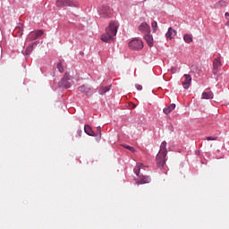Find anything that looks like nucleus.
<instances>
[{
  "label": "nucleus",
  "instance_id": "obj_1",
  "mask_svg": "<svg viewBox=\"0 0 229 229\" xmlns=\"http://www.w3.org/2000/svg\"><path fill=\"white\" fill-rule=\"evenodd\" d=\"M117 30H119V23L117 21H111L106 29V33L100 38L102 42H111V40H114V38L117 35Z\"/></svg>",
  "mask_w": 229,
  "mask_h": 229
},
{
  "label": "nucleus",
  "instance_id": "obj_2",
  "mask_svg": "<svg viewBox=\"0 0 229 229\" xmlns=\"http://www.w3.org/2000/svg\"><path fill=\"white\" fill-rule=\"evenodd\" d=\"M165 157H167V142L163 141L160 145V149L156 157L157 165L159 169H163L165 165Z\"/></svg>",
  "mask_w": 229,
  "mask_h": 229
},
{
  "label": "nucleus",
  "instance_id": "obj_3",
  "mask_svg": "<svg viewBox=\"0 0 229 229\" xmlns=\"http://www.w3.org/2000/svg\"><path fill=\"white\" fill-rule=\"evenodd\" d=\"M70 81H71V75H69V72H65L61 81L58 82V87L64 88V89H71L72 84Z\"/></svg>",
  "mask_w": 229,
  "mask_h": 229
},
{
  "label": "nucleus",
  "instance_id": "obj_4",
  "mask_svg": "<svg viewBox=\"0 0 229 229\" xmlns=\"http://www.w3.org/2000/svg\"><path fill=\"white\" fill-rule=\"evenodd\" d=\"M129 47L134 51H139L144 47V43L139 38H134L129 42Z\"/></svg>",
  "mask_w": 229,
  "mask_h": 229
},
{
  "label": "nucleus",
  "instance_id": "obj_5",
  "mask_svg": "<svg viewBox=\"0 0 229 229\" xmlns=\"http://www.w3.org/2000/svg\"><path fill=\"white\" fill-rule=\"evenodd\" d=\"M44 35V31L39 30L37 31H31L27 38H26V42H33V40H37V38H38L39 37H42Z\"/></svg>",
  "mask_w": 229,
  "mask_h": 229
},
{
  "label": "nucleus",
  "instance_id": "obj_6",
  "mask_svg": "<svg viewBox=\"0 0 229 229\" xmlns=\"http://www.w3.org/2000/svg\"><path fill=\"white\" fill-rule=\"evenodd\" d=\"M223 66L221 57H216L213 60V74L216 76L219 72V69Z\"/></svg>",
  "mask_w": 229,
  "mask_h": 229
},
{
  "label": "nucleus",
  "instance_id": "obj_7",
  "mask_svg": "<svg viewBox=\"0 0 229 229\" xmlns=\"http://www.w3.org/2000/svg\"><path fill=\"white\" fill-rule=\"evenodd\" d=\"M55 6L57 8H64L65 6H76V4H74V1L72 0H57Z\"/></svg>",
  "mask_w": 229,
  "mask_h": 229
},
{
  "label": "nucleus",
  "instance_id": "obj_8",
  "mask_svg": "<svg viewBox=\"0 0 229 229\" xmlns=\"http://www.w3.org/2000/svg\"><path fill=\"white\" fill-rule=\"evenodd\" d=\"M138 30L139 31H140V33H143L144 35L151 33V27H149V24H148V22L146 21L140 23V25L138 27Z\"/></svg>",
  "mask_w": 229,
  "mask_h": 229
},
{
  "label": "nucleus",
  "instance_id": "obj_9",
  "mask_svg": "<svg viewBox=\"0 0 229 229\" xmlns=\"http://www.w3.org/2000/svg\"><path fill=\"white\" fill-rule=\"evenodd\" d=\"M98 13H99V15L104 18L110 17V9H108V7L106 6L100 7L98 9Z\"/></svg>",
  "mask_w": 229,
  "mask_h": 229
},
{
  "label": "nucleus",
  "instance_id": "obj_10",
  "mask_svg": "<svg viewBox=\"0 0 229 229\" xmlns=\"http://www.w3.org/2000/svg\"><path fill=\"white\" fill-rule=\"evenodd\" d=\"M151 177L146 175H140V180L136 182L137 185H142L144 183H150Z\"/></svg>",
  "mask_w": 229,
  "mask_h": 229
},
{
  "label": "nucleus",
  "instance_id": "obj_11",
  "mask_svg": "<svg viewBox=\"0 0 229 229\" xmlns=\"http://www.w3.org/2000/svg\"><path fill=\"white\" fill-rule=\"evenodd\" d=\"M22 33H24V26L22 23H18V26L14 29L13 35H16V37H22Z\"/></svg>",
  "mask_w": 229,
  "mask_h": 229
},
{
  "label": "nucleus",
  "instance_id": "obj_12",
  "mask_svg": "<svg viewBox=\"0 0 229 229\" xmlns=\"http://www.w3.org/2000/svg\"><path fill=\"white\" fill-rule=\"evenodd\" d=\"M192 81V77L189 74H184V81H182L183 89H189L191 87V82Z\"/></svg>",
  "mask_w": 229,
  "mask_h": 229
},
{
  "label": "nucleus",
  "instance_id": "obj_13",
  "mask_svg": "<svg viewBox=\"0 0 229 229\" xmlns=\"http://www.w3.org/2000/svg\"><path fill=\"white\" fill-rule=\"evenodd\" d=\"M165 37L167 38V40H173V38H174V37H176V30H174L173 28H169L168 31L165 34Z\"/></svg>",
  "mask_w": 229,
  "mask_h": 229
},
{
  "label": "nucleus",
  "instance_id": "obj_14",
  "mask_svg": "<svg viewBox=\"0 0 229 229\" xmlns=\"http://www.w3.org/2000/svg\"><path fill=\"white\" fill-rule=\"evenodd\" d=\"M144 38H145L148 46H149V47H153V45H154L153 36L150 33L145 34Z\"/></svg>",
  "mask_w": 229,
  "mask_h": 229
},
{
  "label": "nucleus",
  "instance_id": "obj_15",
  "mask_svg": "<svg viewBox=\"0 0 229 229\" xmlns=\"http://www.w3.org/2000/svg\"><path fill=\"white\" fill-rule=\"evenodd\" d=\"M175 108H176V104H171L167 107H165L163 109V112L164 114H165V115H169V114H171V112H173V110H174Z\"/></svg>",
  "mask_w": 229,
  "mask_h": 229
},
{
  "label": "nucleus",
  "instance_id": "obj_16",
  "mask_svg": "<svg viewBox=\"0 0 229 229\" xmlns=\"http://www.w3.org/2000/svg\"><path fill=\"white\" fill-rule=\"evenodd\" d=\"M84 131H85V133H87V135H89L90 137H94L96 135L94 131H92V127L89 125L84 126Z\"/></svg>",
  "mask_w": 229,
  "mask_h": 229
},
{
  "label": "nucleus",
  "instance_id": "obj_17",
  "mask_svg": "<svg viewBox=\"0 0 229 229\" xmlns=\"http://www.w3.org/2000/svg\"><path fill=\"white\" fill-rule=\"evenodd\" d=\"M78 90L80 92H83L84 94H86V96H89V94L90 93V88L85 86V85H82V86H80L78 88Z\"/></svg>",
  "mask_w": 229,
  "mask_h": 229
},
{
  "label": "nucleus",
  "instance_id": "obj_18",
  "mask_svg": "<svg viewBox=\"0 0 229 229\" xmlns=\"http://www.w3.org/2000/svg\"><path fill=\"white\" fill-rule=\"evenodd\" d=\"M214 98V93L212 92H203L202 99H212Z\"/></svg>",
  "mask_w": 229,
  "mask_h": 229
},
{
  "label": "nucleus",
  "instance_id": "obj_19",
  "mask_svg": "<svg viewBox=\"0 0 229 229\" xmlns=\"http://www.w3.org/2000/svg\"><path fill=\"white\" fill-rule=\"evenodd\" d=\"M111 88H112V86L102 87V88H100L98 92L101 96H103L104 94H106V92H108V90H110Z\"/></svg>",
  "mask_w": 229,
  "mask_h": 229
},
{
  "label": "nucleus",
  "instance_id": "obj_20",
  "mask_svg": "<svg viewBox=\"0 0 229 229\" xmlns=\"http://www.w3.org/2000/svg\"><path fill=\"white\" fill-rule=\"evenodd\" d=\"M143 166L142 164L139 163L134 168V173L137 176H140V168Z\"/></svg>",
  "mask_w": 229,
  "mask_h": 229
},
{
  "label": "nucleus",
  "instance_id": "obj_21",
  "mask_svg": "<svg viewBox=\"0 0 229 229\" xmlns=\"http://www.w3.org/2000/svg\"><path fill=\"white\" fill-rule=\"evenodd\" d=\"M183 40L187 44H191V42H192V35L191 34H185L184 37H183Z\"/></svg>",
  "mask_w": 229,
  "mask_h": 229
},
{
  "label": "nucleus",
  "instance_id": "obj_22",
  "mask_svg": "<svg viewBox=\"0 0 229 229\" xmlns=\"http://www.w3.org/2000/svg\"><path fill=\"white\" fill-rule=\"evenodd\" d=\"M151 27H152V30H153V33H157V30L158 28V23L156 21H153L151 22Z\"/></svg>",
  "mask_w": 229,
  "mask_h": 229
},
{
  "label": "nucleus",
  "instance_id": "obj_23",
  "mask_svg": "<svg viewBox=\"0 0 229 229\" xmlns=\"http://www.w3.org/2000/svg\"><path fill=\"white\" fill-rule=\"evenodd\" d=\"M37 43L30 44L26 49V55H30L33 51V46Z\"/></svg>",
  "mask_w": 229,
  "mask_h": 229
},
{
  "label": "nucleus",
  "instance_id": "obj_24",
  "mask_svg": "<svg viewBox=\"0 0 229 229\" xmlns=\"http://www.w3.org/2000/svg\"><path fill=\"white\" fill-rule=\"evenodd\" d=\"M125 149H129V151H131V153H135V148L130 146V145H123Z\"/></svg>",
  "mask_w": 229,
  "mask_h": 229
},
{
  "label": "nucleus",
  "instance_id": "obj_25",
  "mask_svg": "<svg viewBox=\"0 0 229 229\" xmlns=\"http://www.w3.org/2000/svg\"><path fill=\"white\" fill-rule=\"evenodd\" d=\"M57 69L59 72H64V66L62 65V63L57 64Z\"/></svg>",
  "mask_w": 229,
  "mask_h": 229
},
{
  "label": "nucleus",
  "instance_id": "obj_26",
  "mask_svg": "<svg viewBox=\"0 0 229 229\" xmlns=\"http://www.w3.org/2000/svg\"><path fill=\"white\" fill-rule=\"evenodd\" d=\"M206 140H217V136H208Z\"/></svg>",
  "mask_w": 229,
  "mask_h": 229
},
{
  "label": "nucleus",
  "instance_id": "obj_27",
  "mask_svg": "<svg viewBox=\"0 0 229 229\" xmlns=\"http://www.w3.org/2000/svg\"><path fill=\"white\" fill-rule=\"evenodd\" d=\"M176 72H177V68L176 67H172L171 70H170V72L172 74H176Z\"/></svg>",
  "mask_w": 229,
  "mask_h": 229
},
{
  "label": "nucleus",
  "instance_id": "obj_28",
  "mask_svg": "<svg viewBox=\"0 0 229 229\" xmlns=\"http://www.w3.org/2000/svg\"><path fill=\"white\" fill-rule=\"evenodd\" d=\"M137 90H142V85L136 84Z\"/></svg>",
  "mask_w": 229,
  "mask_h": 229
},
{
  "label": "nucleus",
  "instance_id": "obj_29",
  "mask_svg": "<svg viewBox=\"0 0 229 229\" xmlns=\"http://www.w3.org/2000/svg\"><path fill=\"white\" fill-rule=\"evenodd\" d=\"M98 131H99V133H101V127H98Z\"/></svg>",
  "mask_w": 229,
  "mask_h": 229
},
{
  "label": "nucleus",
  "instance_id": "obj_30",
  "mask_svg": "<svg viewBox=\"0 0 229 229\" xmlns=\"http://www.w3.org/2000/svg\"><path fill=\"white\" fill-rule=\"evenodd\" d=\"M226 25L229 26V20L227 21Z\"/></svg>",
  "mask_w": 229,
  "mask_h": 229
},
{
  "label": "nucleus",
  "instance_id": "obj_31",
  "mask_svg": "<svg viewBox=\"0 0 229 229\" xmlns=\"http://www.w3.org/2000/svg\"><path fill=\"white\" fill-rule=\"evenodd\" d=\"M78 133H79V135H81V131H78Z\"/></svg>",
  "mask_w": 229,
  "mask_h": 229
}]
</instances>
